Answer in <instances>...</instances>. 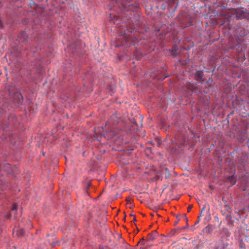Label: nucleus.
I'll return each instance as SVG.
<instances>
[{
  "mask_svg": "<svg viewBox=\"0 0 249 249\" xmlns=\"http://www.w3.org/2000/svg\"><path fill=\"white\" fill-rule=\"evenodd\" d=\"M138 33L136 31H124L123 34H122L118 38L120 41V45H135L136 43L140 39L138 37Z\"/></svg>",
  "mask_w": 249,
  "mask_h": 249,
  "instance_id": "nucleus-1",
  "label": "nucleus"
},
{
  "mask_svg": "<svg viewBox=\"0 0 249 249\" xmlns=\"http://www.w3.org/2000/svg\"><path fill=\"white\" fill-rule=\"evenodd\" d=\"M235 17L237 19H241L246 16V12L242 9H238L235 11Z\"/></svg>",
  "mask_w": 249,
  "mask_h": 249,
  "instance_id": "nucleus-2",
  "label": "nucleus"
},
{
  "mask_svg": "<svg viewBox=\"0 0 249 249\" xmlns=\"http://www.w3.org/2000/svg\"><path fill=\"white\" fill-rule=\"evenodd\" d=\"M158 232L156 231H153L152 232L149 233L147 235V240L148 241H153L157 236Z\"/></svg>",
  "mask_w": 249,
  "mask_h": 249,
  "instance_id": "nucleus-3",
  "label": "nucleus"
},
{
  "mask_svg": "<svg viewBox=\"0 0 249 249\" xmlns=\"http://www.w3.org/2000/svg\"><path fill=\"white\" fill-rule=\"evenodd\" d=\"M19 40L22 42H25L27 40L28 35L25 32H21L18 36Z\"/></svg>",
  "mask_w": 249,
  "mask_h": 249,
  "instance_id": "nucleus-4",
  "label": "nucleus"
},
{
  "mask_svg": "<svg viewBox=\"0 0 249 249\" xmlns=\"http://www.w3.org/2000/svg\"><path fill=\"white\" fill-rule=\"evenodd\" d=\"M164 174L165 178H169L171 176V174L167 168L165 169Z\"/></svg>",
  "mask_w": 249,
  "mask_h": 249,
  "instance_id": "nucleus-5",
  "label": "nucleus"
},
{
  "mask_svg": "<svg viewBox=\"0 0 249 249\" xmlns=\"http://www.w3.org/2000/svg\"><path fill=\"white\" fill-rule=\"evenodd\" d=\"M205 209H206V206L205 205L203 206V207L201 210L200 214V216H203L204 215V212L205 211Z\"/></svg>",
  "mask_w": 249,
  "mask_h": 249,
  "instance_id": "nucleus-6",
  "label": "nucleus"
},
{
  "mask_svg": "<svg viewBox=\"0 0 249 249\" xmlns=\"http://www.w3.org/2000/svg\"><path fill=\"white\" fill-rule=\"evenodd\" d=\"M126 200L127 201V203H129L130 204H131V201H132V198L130 197H128L126 198Z\"/></svg>",
  "mask_w": 249,
  "mask_h": 249,
  "instance_id": "nucleus-7",
  "label": "nucleus"
},
{
  "mask_svg": "<svg viewBox=\"0 0 249 249\" xmlns=\"http://www.w3.org/2000/svg\"><path fill=\"white\" fill-rule=\"evenodd\" d=\"M139 243H141V244H142V245H143V244H144V238H142V239L139 241V242H138V244H139ZM138 245V244H137V245Z\"/></svg>",
  "mask_w": 249,
  "mask_h": 249,
  "instance_id": "nucleus-8",
  "label": "nucleus"
},
{
  "mask_svg": "<svg viewBox=\"0 0 249 249\" xmlns=\"http://www.w3.org/2000/svg\"><path fill=\"white\" fill-rule=\"evenodd\" d=\"M17 209V206L16 205H13L12 206V210L14 211Z\"/></svg>",
  "mask_w": 249,
  "mask_h": 249,
  "instance_id": "nucleus-9",
  "label": "nucleus"
},
{
  "mask_svg": "<svg viewBox=\"0 0 249 249\" xmlns=\"http://www.w3.org/2000/svg\"><path fill=\"white\" fill-rule=\"evenodd\" d=\"M192 208V205H189L187 208L188 212H189Z\"/></svg>",
  "mask_w": 249,
  "mask_h": 249,
  "instance_id": "nucleus-10",
  "label": "nucleus"
},
{
  "mask_svg": "<svg viewBox=\"0 0 249 249\" xmlns=\"http://www.w3.org/2000/svg\"><path fill=\"white\" fill-rule=\"evenodd\" d=\"M130 216H134V217H135V215L134 214H132V213L130 214Z\"/></svg>",
  "mask_w": 249,
  "mask_h": 249,
  "instance_id": "nucleus-11",
  "label": "nucleus"
},
{
  "mask_svg": "<svg viewBox=\"0 0 249 249\" xmlns=\"http://www.w3.org/2000/svg\"><path fill=\"white\" fill-rule=\"evenodd\" d=\"M110 124V121H109L107 123V124H106V125H109Z\"/></svg>",
  "mask_w": 249,
  "mask_h": 249,
  "instance_id": "nucleus-12",
  "label": "nucleus"
},
{
  "mask_svg": "<svg viewBox=\"0 0 249 249\" xmlns=\"http://www.w3.org/2000/svg\"><path fill=\"white\" fill-rule=\"evenodd\" d=\"M133 221H134V222H136V221H137V220H136V219L135 216L134 217Z\"/></svg>",
  "mask_w": 249,
  "mask_h": 249,
  "instance_id": "nucleus-13",
  "label": "nucleus"
},
{
  "mask_svg": "<svg viewBox=\"0 0 249 249\" xmlns=\"http://www.w3.org/2000/svg\"><path fill=\"white\" fill-rule=\"evenodd\" d=\"M233 178V176H231V177L230 178V179H231Z\"/></svg>",
  "mask_w": 249,
  "mask_h": 249,
  "instance_id": "nucleus-14",
  "label": "nucleus"
},
{
  "mask_svg": "<svg viewBox=\"0 0 249 249\" xmlns=\"http://www.w3.org/2000/svg\"><path fill=\"white\" fill-rule=\"evenodd\" d=\"M177 224H178V222L177 221L175 223V225H177Z\"/></svg>",
  "mask_w": 249,
  "mask_h": 249,
  "instance_id": "nucleus-15",
  "label": "nucleus"
},
{
  "mask_svg": "<svg viewBox=\"0 0 249 249\" xmlns=\"http://www.w3.org/2000/svg\"><path fill=\"white\" fill-rule=\"evenodd\" d=\"M89 186H90V183H88V187H89Z\"/></svg>",
  "mask_w": 249,
  "mask_h": 249,
  "instance_id": "nucleus-16",
  "label": "nucleus"
},
{
  "mask_svg": "<svg viewBox=\"0 0 249 249\" xmlns=\"http://www.w3.org/2000/svg\"><path fill=\"white\" fill-rule=\"evenodd\" d=\"M133 206V205H132V206H130V208H132Z\"/></svg>",
  "mask_w": 249,
  "mask_h": 249,
  "instance_id": "nucleus-17",
  "label": "nucleus"
},
{
  "mask_svg": "<svg viewBox=\"0 0 249 249\" xmlns=\"http://www.w3.org/2000/svg\"><path fill=\"white\" fill-rule=\"evenodd\" d=\"M109 15H110V18H111V14H109Z\"/></svg>",
  "mask_w": 249,
  "mask_h": 249,
  "instance_id": "nucleus-18",
  "label": "nucleus"
},
{
  "mask_svg": "<svg viewBox=\"0 0 249 249\" xmlns=\"http://www.w3.org/2000/svg\"><path fill=\"white\" fill-rule=\"evenodd\" d=\"M198 223V221L196 222V224H197Z\"/></svg>",
  "mask_w": 249,
  "mask_h": 249,
  "instance_id": "nucleus-19",
  "label": "nucleus"
},
{
  "mask_svg": "<svg viewBox=\"0 0 249 249\" xmlns=\"http://www.w3.org/2000/svg\"><path fill=\"white\" fill-rule=\"evenodd\" d=\"M0 133H3V132L0 131Z\"/></svg>",
  "mask_w": 249,
  "mask_h": 249,
  "instance_id": "nucleus-20",
  "label": "nucleus"
},
{
  "mask_svg": "<svg viewBox=\"0 0 249 249\" xmlns=\"http://www.w3.org/2000/svg\"><path fill=\"white\" fill-rule=\"evenodd\" d=\"M200 217H201V216H200V215L198 217V218H199V219H200Z\"/></svg>",
  "mask_w": 249,
  "mask_h": 249,
  "instance_id": "nucleus-21",
  "label": "nucleus"
},
{
  "mask_svg": "<svg viewBox=\"0 0 249 249\" xmlns=\"http://www.w3.org/2000/svg\"><path fill=\"white\" fill-rule=\"evenodd\" d=\"M151 216H152L154 215H153V214H151Z\"/></svg>",
  "mask_w": 249,
  "mask_h": 249,
  "instance_id": "nucleus-22",
  "label": "nucleus"
}]
</instances>
